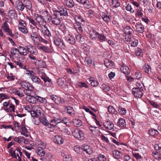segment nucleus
<instances>
[{"label": "nucleus", "mask_w": 161, "mask_h": 161, "mask_svg": "<svg viewBox=\"0 0 161 161\" xmlns=\"http://www.w3.org/2000/svg\"><path fill=\"white\" fill-rule=\"evenodd\" d=\"M21 87L25 89L24 93L26 95H30L33 93L34 87L30 83L26 81H22L20 84Z\"/></svg>", "instance_id": "f257e3e1"}, {"label": "nucleus", "mask_w": 161, "mask_h": 161, "mask_svg": "<svg viewBox=\"0 0 161 161\" xmlns=\"http://www.w3.org/2000/svg\"><path fill=\"white\" fill-rule=\"evenodd\" d=\"M58 10H54V11L59 16H68L69 15L68 14H69L70 10L67 9L61 5L58 6Z\"/></svg>", "instance_id": "f03ea898"}, {"label": "nucleus", "mask_w": 161, "mask_h": 161, "mask_svg": "<svg viewBox=\"0 0 161 161\" xmlns=\"http://www.w3.org/2000/svg\"><path fill=\"white\" fill-rule=\"evenodd\" d=\"M40 76L45 82V85L47 86H51L52 85L51 80L44 73L42 70L39 71Z\"/></svg>", "instance_id": "7ed1b4c3"}, {"label": "nucleus", "mask_w": 161, "mask_h": 161, "mask_svg": "<svg viewBox=\"0 0 161 161\" xmlns=\"http://www.w3.org/2000/svg\"><path fill=\"white\" fill-rule=\"evenodd\" d=\"M34 17L37 22L40 25L44 26V28H47L46 26V20L44 18V16L38 14H35L34 15Z\"/></svg>", "instance_id": "20e7f679"}, {"label": "nucleus", "mask_w": 161, "mask_h": 161, "mask_svg": "<svg viewBox=\"0 0 161 161\" xmlns=\"http://www.w3.org/2000/svg\"><path fill=\"white\" fill-rule=\"evenodd\" d=\"M72 132L73 136L79 140H82L84 138V133L79 129H75L73 130Z\"/></svg>", "instance_id": "39448f33"}, {"label": "nucleus", "mask_w": 161, "mask_h": 161, "mask_svg": "<svg viewBox=\"0 0 161 161\" xmlns=\"http://www.w3.org/2000/svg\"><path fill=\"white\" fill-rule=\"evenodd\" d=\"M51 22L52 24L56 25H60L61 22L60 16L53 11V14L51 18Z\"/></svg>", "instance_id": "423d86ee"}, {"label": "nucleus", "mask_w": 161, "mask_h": 161, "mask_svg": "<svg viewBox=\"0 0 161 161\" xmlns=\"http://www.w3.org/2000/svg\"><path fill=\"white\" fill-rule=\"evenodd\" d=\"M54 43L56 46L61 49H64L65 46L62 40L54 37L53 38Z\"/></svg>", "instance_id": "0eeeda50"}, {"label": "nucleus", "mask_w": 161, "mask_h": 161, "mask_svg": "<svg viewBox=\"0 0 161 161\" xmlns=\"http://www.w3.org/2000/svg\"><path fill=\"white\" fill-rule=\"evenodd\" d=\"M142 91V90L136 87H134L132 89V94L135 97L138 98H141L142 97L143 94Z\"/></svg>", "instance_id": "6e6552de"}, {"label": "nucleus", "mask_w": 161, "mask_h": 161, "mask_svg": "<svg viewBox=\"0 0 161 161\" xmlns=\"http://www.w3.org/2000/svg\"><path fill=\"white\" fill-rule=\"evenodd\" d=\"M15 4L13 5L15 8L18 10L23 11L24 9L23 2L20 0H16L15 1Z\"/></svg>", "instance_id": "1a4fd4ad"}, {"label": "nucleus", "mask_w": 161, "mask_h": 161, "mask_svg": "<svg viewBox=\"0 0 161 161\" xmlns=\"http://www.w3.org/2000/svg\"><path fill=\"white\" fill-rule=\"evenodd\" d=\"M40 146H41V147H37L36 151L39 156H43L45 155V152L42 148L45 147L46 145L43 142L42 144L41 143V144Z\"/></svg>", "instance_id": "9d476101"}, {"label": "nucleus", "mask_w": 161, "mask_h": 161, "mask_svg": "<svg viewBox=\"0 0 161 161\" xmlns=\"http://www.w3.org/2000/svg\"><path fill=\"white\" fill-rule=\"evenodd\" d=\"M60 119L55 118L53 119H51L50 123H48V126L50 128L54 127L56 126L57 124L60 123Z\"/></svg>", "instance_id": "9b49d317"}, {"label": "nucleus", "mask_w": 161, "mask_h": 161, "mask_svg": "<svg viewBox=\"0 0 161 161\" xmlns=\"http://www.w3.org/2000/svg\"><path fill=\"white\" fill-rule=\"evenodd\" d=\"M26 48L27 52L29 53L30 54H34L35 55L37 54L38 51L34 46L30 45L27 46Z\"/></svg>", "instance_id": "f8f14e48"}, {"label": "nucleus", "mask_w": 161, "mask_h": 161, "mask_svg": "<svg viewBox=\"0 0 161 161\" xmlns=\"http://www.w3.org/2000/svg\"><path fill=\"white\" fill-rule=\"evenodd\" d=\"M75 20L76 21V23L81 24L83 26L85 23V21L83 17L80 15H75L74 16Z\"/></svg>", "instance_id": "ddd939ff"}, {"label": "nucleus", "mask_w": 161, "mask_h": 161, "mask_svg": "<svg viewBox=\"0 0 161 161\" xmlns=\"http://www.w3.org/2000/svg\"><path fill=\"white\" fill-rule=\"evenodd\" d=\"M65 40L68 43L71 45L74 44L75 42L74 37L70 34L65 36Z\"/></svg>", "instance_id": "4468645a"}, {"label": "nucleus", "mask_w": 161, "mask_h": 161, "mask_svg": "<svg viewBox=\"0 0 161 161\" xmlns=\"http://www.w3.org/2000/svg\"><path fill=\"white\" fill-rule=\"evenodd\" d=\"M81 149H83L86 153L89 154H91L93 152L92 148L87 145L83 144L81 147Z\"/></svg>", "instance_id": "2eb2a0df"}, {"label": "nucleus", "mask_w": 161, "mask_h": 161, "mask_svg": "<svg viewBox=\"0 0 161 161\" xmlns=\"http://www.w3.org/2000/svg\"><path fill=\"white\" fill-rule=\"evenodd\" d=\"M98 32L96 31L94 29H91L89 32L90 36L92 39L93 40H96Z\"/></svg>", "instance_id": "dca6fc26"}, {"label": "nucleus", "mask_w": 161, "mask_h": 161, "mask_svg": "<svg viewBox=\"0 0 161 161\" xmlns=\"http://www.w3.org/2000/svg\"><path fill=\"white\" fill-rule=\"evenodd\" d=\"M53 141L55 143L60 145L63 144L64 142L63 139L58 135H56L54 136Z\"/></svg>", "instance_id": "f3484780"}, {"label": "nucleus", "mask_w": 161, "mask_h": 161, "mask_svg": "<svg viewBox=\"0 0 161 161\" xmlns=\"http://www.w3.org/2000/svg\"><path fill=\"white\" fill-rule=\"evenodd\" d=\"M121 71L125 75H128L130 72V70L127 66L124 64H123L120 67Z\"/></svg>", "instance_id": "a211bd4d"}, {"label": "nucleus", "mask_w": 161, "mask_h": 161, "mask_svg": "<svg viewBox=\"0 0 161 161\" xmlns=\"http://www.w3.org/2000/svg\"><path fill=\"white\" fill-rule=\"evenodd\" d=\"M104 126L107 129L111 130L114 127V124L112 122L105 121L103 122Z\"/></svg>", "instance_id": "6ab92c4d"}, {"label": "nucleus", "mask_w": 161, "mask_h": 161, "mask_svg": "<svg viewBox=\"0 0 161 161\" xmlns=\"http://www.w3.org/2000/svg\"><path fill=\"white\" fill-rule=\"evenodd\" d=\"M158 131L153 128H150L148 130L149 135L153 137H156L159 134Z\"/></svg>", "instance_id": "aec40b11"}, {"label": "nucleus", "mask_w": 161, "mask_h": 161, "mask_svg": "<svg viewBox=\"0 0 161 161\" xmlns=\"http://www.w3.org/2000/svg\"><path fill=\"white\" fill-rule=\"evenodd\" d=\"M31 94L27 95L28 96L26 97V100L29 102L35 103L36 102V96L35 97L31 96Z\"/></svg>", "instance_id": "412c9836"}, {"label": "nucleus", "mask_w": 161, "mask_h": 161, "mask_svg": "<svg viewBox=\"0 0 161 161\" xmlns=\"http://www.w3.org/2000/svg\"><path fill=\"white\" fill-rule=\"evenodd\" d=\"M136 31L138 32L142 33L144 31V26L141 23H136Z\"/></svg>", "instance_id": "4be33fe9"}, {"label": "nucleus", "mask_w": 161, "mask_h": 161, "mask_svg": "<svg viewBox=\"0 0 161 161\" xmlns=\"http://www.w3.org/2000/svg\"><path fill=\"white\" fill-rule=\"evenodd\" d=\"M19 53L20 55H21L26 56L28 54L27 51V48L26 49L25 47L19 46Z\"/></svg>", "instance_id": "5701e85b"}, {"label": "nucleus", "mask_w": 161, "mask_h": 161, "mask_svg": "<svg viewBox=\"0 0 161 161\" xmlns=\"http://www.w3.org/2000/svg\"><path fill=\"white\" fill-rule=\"evenodd\" d=\"M124 31L125 35H131L134 33V31L132 28L129 26H126L124 28Z\"/></svg>", "instance_id": "b1692460"}, {"label": "nucleus", "mask_w": 161, "mask_h": 161, "mask_svg": "<svg viewBox=\"0 0 161 161\" xmlns=\"http://www.w3.org/2000/svg\"><path fill=\"white\" fill-rule=\"evenodd\" d=\"M81 25V24H78V23H75L74 24V28L79 34L81 33L83 31V29Z\"/></svg>", "instance_id": "393cba45"}, {"label": "nucleus", "mask_w": 161, "mask_h": 161, "mask_svg": "<svg viewBox=\"0 0 161 161\" xmlns=\"http://www.w3.org/2000/svg\"><path fill=\"white\" fill-rule=\"evenodd\" d=\"M34 63L37 66L42 68H45L46 67V64L42 60H36L34 61Z\"/></svg>", "instance_id": "a878e982"}, {"label": "nucleus", "mask_w": 161, "mask_h": 161, "mask_svg": "<svg viewBox=\"0 0 161 161\" xmlns=\"http://www.w3.org/2000/svg\"><path fill=\"white\" fill-rule=\"evenodd\" d=\"M23 4L24 8H25L26 9L29 10H31L32 8V4L31 1L29 0H24L23 2Z\"/></svg>", "instance_id": "bb28decb"}, {"label": "nucleus", "mask_w": 161, "mask_h": 161, "mask_svg": "<svg viewBox=\"0 0 161 161\" xmlns=\"http://www.w3.org/2000/svg\"><path fill=\"white\" fill-rule=\"evenodd\" d=\"M111 6L113 8H117L120 5L119 0H111Z\"/></svg>", "instance_id": "cd10ccee"}, {"label": "nucleus", "mask_w": 161, "mask_h": 161, "mask_svg": "<svg viewBox=\"0 0 161 161\" xmlns=\"http://www.w3.org/2000/svg\"><path fill=\"white\" fill-rule=\"evenodd\" d=\"M18 58L17 59V60H13V62L18 66L19 68L25 69V66L24 65L23 63L20 61V60H18Z\"/></svg>", "instance_id": "c85d7f7f"}, {"label": "nucleus", "mask_w": 161, "mask_h": 161, "mask_svg": "<svg viewBox=\"0 0 161 161\" xmlns=\"http://www.w3.org/2000/svg\"><path fill=\"white\" fill-rule=\"evenodd\" d=\"M143 71L145 73L148 74L151 72V67L148 64H145L142 67Z\"/></svg>", "instance_id": "c756f323"}, {"label": "nucleus", "mask_w": 161, "mask_h": 161, "mask_svg": "<svg viewBox=\"0 0 161 161\" xmlns=\"http://www.w3.org/2000/svg\"><path fill=\"white\" fill-rule=\"evenodd\" d=\"M64 3L68 7L71 8L74 6V3L73 0H64Z\"/></svg>", "instance_id": "7c9ffc66"}, {"label": "nucleus", "mask_w": 161, "mask_h": 161, "mask_svg": "<svg viewBox=\"0 0 161 161\" xmlns=\"http://www.w3.org/2000/svg\"><path fill=\"white\" fill-rule=\"evenodd\" d=\"M133 156L137 160L142 159V157L140 155L137 151L133 150L132 152Z\"/></svg>", "instance_id": "2f4dec72"}, {"label": "nucleus", "mask_w": 161, "mask_h": 161, "mask_svg": "<svg viewBox=\"0 0 161 161\" xmlns=\"http://www.w3.org/2000/svg\"><path fill=\"white\" fill-rule=\"evenodd\" d=\"M72 123L74 125L77 127H80L82 125V122L81 120L78 119H73Z\"/></svg>", "instance_id": "473e14b6"}, {"label": "nucleus", "mask_w": 161, "mask_h": 161, "mask_svg": "<svg viewBox=\"0 0 161 161\" xmlns=\"http://www.w3.org/2000/svg\"><path fill=\"white\" fill-rule=\"evenodd\" d=\"M18 52H19V50L16 48H13L11 49L10 50V53L12 55L17 58V59L19 58L18 57L19 54L17 53Z\"/></svg>", "instance_id": "72a5a7b5"}, {"label": "nucleus", "mask_w": 161, "mask_h": 161, "mask_svg": "<svg viewBox=\"0 0 161 161\" xmlns=\"http://www.w3.org/2000/svg\"><path fill=\"white\" fill-rule=\"evenodd\" d=\"M117 124L120 127H125L126 125L125 120L122 118L119 119Z\"/></svg>", "instance_id": "f704fd0d"}, {"label": "nucleus", "mask_w": 161, "mask_h": 161, "mask_svg": "<svg viewBox=\"0 0 161 161\" xmlns=\"http://www.w3.org/2000/svg\"><path fill=\"white\" fill-rule=\"evenodd\" d=\"M114 157L117 159L120 158L122 155V153L118 150H115L113 152Z\"/></svg>", "instance_id": "c9c22d12"}, {"label": "nucleus", "mask_w": 161, "mask_h": 161, "mask_svg": "<svg viewBox=\"0 0 161 161\" xmlns=\"http://www.w3.org/2000/svg\"><path fill=\"white\" fill-rule=\"evenodd\" d=\"M67 112L69 115L72 116H73L75 115V111L73 108L70 106H68L66 108Z\"/></svg>", "instance_id": "e433bc0d"}, {"label": "nucleus", "mask_w": 161, "mask_h": 161, "mask_svg": "<svg viewBox=\"0 0 161 161\" xmlns=\"http://www.w3.org/2000/svg\"><path fill=\"white\" fill-rule=\"evenodd\" d=\"M44 28H45L46 29L43 31L42 33L43 34L44 36H47L48 37V38H46V39L49 40V38L51 36V33L47 27Z\"/></svg>", "instance_id": "4c0bfd02"}, {"label": "nucleus", "mask_w": 161, "mask_h": 161, "mask_svg": "<svg viewBox=\"0 0 161 161\" xmlns=\"http://www.w3.org/2000/svg\"><path fill=\"white\" fill-rule=\"evenodd\" d=\"M138 40L135 38H133L130 41V43L131 46L133 47H136L138 44Z\"/></svg>", "instance_id": "58836bf2"}, {"label": "nucleus", "mask_w": 161, "mask_h": 161, "mask_svg": "<svg viewBox=\"0 0 161 161\" xmlns=\"http://www.w3.org/2000/svg\"><path fill=\"white\" fill-rule=\"evenodd\" d=\"M99 39L100 42H103L106 40V37L102 34H99L98 33L97 36V40Z\"/></svg>", "instance_id": "ea45409f"}, {"label": "nucleus", "mask_w": 161, "mask_h": 161, "mask_svg": "<svg viewBox=\"0 0 161 161\" xmlns=\"http://www.w3.org/2000/svg\"><path fill=\"white\" fill-rule=\"evenodd\" d=\"M143 15L141 8H137L136 9L135 16L136 17H142Z\"/></svg>", "instance_id": "a19ab883"}, {"label": "nucleus", "mask_w": 161, "mask_h": 161, "mask_svg": "<svg viewBox=\"0 0 161 161\" xmlns=\"http://www.w3.org/2000/svg\"><path fill=\"white\" fill-rule=\"evenodd\" d=\"M30 35L31 38L34 42L35 41V39L38 40L39 38L36 33V32L33 31V30L31 32V33Z\"/></svg>", "instance_id": "79ce46f5"}, {"label": "nucleus", "mask_w": 161, "mask_h": 161, "mask_svg": "<svg viewBox=\"0 0 161 161\" xmlns=\"http://www.w3.org/2000/svg\"><path fill=\"white\" fill-rule=\"evenodd\" d=\"M66 82V80L64 78H59L58 79L57 83L59 86H62L64 85Z\"/></svg>", "instance_id": "37998d69"}, {"label": "nucleus", "mask_w": 161, "mask_h": 161, "mask_svg": "<svg viewBox=\"0 0 161 161\" xmlns=\"http://www.w3.org/2000/svg\"><path fill=\"white\" fill-rule=\"evenodd\" d=\"M118 111L121 115H125L126 113V110L124 108L120 106L118 108Z\"/></svg>", "instance_id": "c03bdc74"}, {"label": "nucleus", "mask_w": 161, "mask_h": 161, "mask_svg": "<svg viewBox=\"0 0 161 161\" xmlns=\"http://www.w3.org/2000/svg\"><path fill=\"white\" fill-rule=\"evenodd\" d=\"M102 17L103 20L106 23H108L110 21V18L108 15L105 14H103L102 16Z\"/></svg>", "instance_id": "a18cd8bd"}, {"label": "nucleus", "mask_w": 161, "mask_h": 161, "mask_svg": "<svg viewBox=\"0 0 161 161\" xmlns=\"http://www.w3.org/2000/svg\"><path fill=\"white\" fill-rule=\"evenodd\" d=\"M45 15L44 16V18L46 20V23L50 21V19H51V16L50 14L48 13V12L45 11L44 12Z\"/></svg>", "instance_id": "49530a36"}, {"label": "nucleus", "mask_w": 161, "mask_h": 161, "mask_svg": "<svg viewBox=\"0 0 161 161\" xmlns=\"http://www.w3.org/2000/svg\"><path fill=\"white\" fill-rule=\"evenodd\" d=\"M76 40L80 43L83 42L84 41V37L80 34L76 35Z\"/></svg>", "instance_id": "de8ad7c7"}, {"label": "nucleus", "mask_w": 161, "mask_h": 161, "mask_svg": "<svg viewBox=\"0 0 161 161\" xmlns=\"http://www.w3.org/2000/svg\"><path fill=\"white\" fill-rule=\"evenodd\" d=\"M31 79L32 81L36 84L41 83V80L40 79L37 77L36 76L34 75L31 77Z\"/></svg>", "instance_id": "09e8293b"}, {"label": "nucleus", "mask_w": 161, "mask_h": 161, "mask_svg": "<svg viewBox=\"0 0 161 161\" xmlns=\"http://www.w3.org/2000/svg\"><path fill=\"white\" fill-rule=\"evenodd\" d=\"M136 86L137 87H136L137 88H139L140 90H141L142 91H144L145 90V87L142 82H137Z\"/></svg>", "instance_id": "8fccbe9b"}, {"label": "nucleus", "mask_w": 161, "mask_h": 161, "mask_svg": "<svg viewBox=\"0 0 161 161\" xmlns=\"http://www.w3.org/2000/svg\"><path fill=\"white\" fill-rule=\"evenodd\" d=\"M1 28L3 29L5 32L7 30H8L9 29H10L9 28L8 25L6 21L4 22L2 24Z\"/></svg>", "instance_id": "3c124183"}, {"label": "nucleus", "mask_w": 161, "mask_h": 161, "mask_svg": "<svg viewBox=\"0 0 161 161\" xmlns=\"http://www.w3.org/2000/svg\"><path fill=\"white\" fill-rule=\"evenodd\" d=\"M36 102L38 101L42 103H46L47 101L45 98L39 96H36Z\"/></svg>", "instance_id": "603ef678"}, {"label": "nucleus", "mask_w": 161, "mask_h": 161, "mask_svg": "<svg viewBox=\"0 0 161 161\" xmlns=\"http://www.w3.org/2000/svg\"><path fill=\"white\" fill-rule=\"evenodd\" d=\"M97 158L99 161H106L107 158L106 156L101 154L97 155Z\"/></svg>", "instance_id": "864d4df0"}, {"label": "nucleus", "mask_w": 161, "mask_h": 161, "mask_svg": "<svg viewBox=\"0 0 161 161\" xmlns=\"http://www.w3.org/2000/svg\"><path fill=\"white\" fill-rule=\"evenodd\" d=\"M125 8L127 11H129L131 13L133 14L135 13V10L130 4H128L125 7Z\"/></svg>", "instance_id": "5fc2aeb1"}, {"label": "nucleus", "mask_w": 161, "mask_h": 161, "mask_svg": "<svg viewBox=\"0 0 161 161\" xmlns=\"http://www.w3.org/2000/svg\"><path fill=\"white\" fill-rule=\"evenodd\" d=\"M135 79L141 80L142 78V74L140 72H136L133 75Z\"/></svg>", "instance_id": "6e6d98bb"}, {"label": "nucleus", "mask_w": 161, "mask_h": 161, "mask_svg": "<svg viewBox=\"0 0 161 161\" xmlns=\"http://www.w3.org/2000/svg\"><path fill=\"white\" fill-rule=\"evenodd\" d=\"M19 29L24 34H26L28 32V31L26 28L25 26H19Z\"/></svg>", "instance_id": "4d7b16f0"}, {"label": "nucleus", "mask_w": 161, "mask_h": 161, "mask_svg": "<svg viewBox=\"0 0 161 161\" xmlns=\"http://www.w3.org/2000/svg\"><path fill=\"white\" fill-rule=\"evenodd\" d=\"M104 64L105 66L107 68H110V66H111L113 65L114 62L111 61L106 60L104 61Z\"/></svg>", "instance_id": "13d9d810"}, {"label": "nucleus", "mask_w": 161, "mask_h": 161, "mask_svg": "<svg viewBox=\"0 0 161 161\" xmlns=\"http://www.w3.org/2000/svg\"><path fill=\"white\" fill-rule=\"evenodd\" d=\"M150 104L153 106V107L158 108H159L161 106V105L158 103H157L153 101H149Z\"/></svg>", "instance_id": "bf43d9fd"}, {"label": "nucleus", "mask_w": 161, "mask_h": 161, "mask_svg": "<svg viewBox=\"0 0 161 161\" xmlns=\"http://www.w3.org/2000/svg\"><path fill=\"white\" fill-rule=\"evenodd\" d=\"M77 85L80 88L84 87L87 88L88 87L87 84L84 82H78L77 83Z\"/></svg>", "instance_id": "052dcab7"}, {"label": "nucleus", "mask_w": 161, "mask_h": 161, "mask_svg": "<svg viewBox=\"0 0 161 161\" xmlns=\"http://www.w3.org/2000/svg\"><path fill=\"white\" fill-rule=\"evenodd\" d=\"M100 87L105 92L108 91L110 90V87L104 84H103Z\"/></svg>", "instance_id": "680f3d73"}, {"label": "nucleus", "mask_w": 161, "mask_h": 161, "mask_svg": "<svg viewBox=\"0 0 161 161\" xmlns=\"http://www.w3.org/2000/svg\"><path fill=\"white\" fill-rule=\"evenodd\" d=\"M15 11L13 9H10L8 12V16L14 18L15 16Z\"/></svg>", "instance_id": "e2e57ef3"}, {"label": "nucleus", "mask_w": 161, "mask_h": 161, "mask_svg": "<svg viewBox=\"0 0 161 161\" xmlns=\"http://www.w3.org/2000/svg\"><path fill=\"white\" fill-rule=\"evenodd\" d=\"M108 111L111 114H116L115 113H117V112L115 111V109L112 106H109L108 108Z\"/></svg>", "instance_id": "0e129e2a"}, {"label": "nucleus", "mask_w": 161, "mask_h": 161, "mask_svg": "<svg viewBox=\"0 0 161 161\" xmlns=\"http://www.w3.org/2000/svg\"><path fill=\"white\" fill-rule=\"evenodd\" d=\"M63 159L64 161H72V158L68 155H64Z\"/></svg>", "instance_id": "69168bd1"}, {"label": "nucleus", "mask_w": 161, "mask_h": 161, "mask_svg": "<svg viewBox=\"0 0 161 161\" xmlns=\"http://www.w3.org/2000/svg\"><path fill=\"white\" fill-rule=\"evenodd\" d=\"M26 19L29 20L30 23L35 26L36 25V23L35 20L31 17H27Z\"/></svg>", "instance_id": "338daca9"}, {"label": "nucleus", "mask_w": 161, "mask_h": 161, "mask_svg": "<svg viewBox=\"0 0 161 161\" xmlns=\"http://www.w3.org/2000/svg\"><path fill=\"white\" fill-rule=\"evenodd\" d=\"M124 161H134L132 158L129 155H126L124 156L123 158Z\"/></svg>", "instance_id": "774afa93"}]
</instances>
